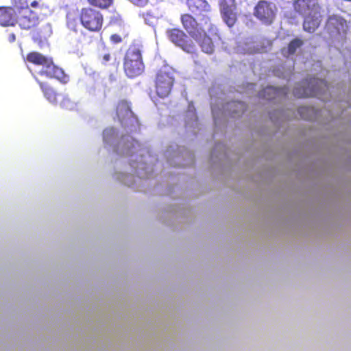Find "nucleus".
I'll return each mask as SVG.
<instances>
[{"label":"nucleus","instance_id":"10","mask_svg":"<svg viewBox=\"0 0 351 351\" xmlns=\"http://www.w3.org/2000/svg\"><path fill=\"white\" fill-rule=\"evenodd\" d=\"M326 27L330 34L334 36H345L349 30L346 20L335 14L328 17Z\"/></svg>","mask_w":351,"mask_h":351},{"label":"nucleus","instance_id":"3","mask_svg":"<svg viewBox=\"0 0 351 351\" xmlns=\"http://www.w3.org/2000/svg\"><path fill=\"white\" fill-rule=\"evenodd\" d=\"M154 88L156 95L160 98L168 97L173 89L175 77L171 68L165 66L159 69L155 75Z\"/></svg>","mask_w":351,"mask_h":351},{"label":"nucleus","instance_id":"6","mask_svg":"<svg viewBox=\"0 0 351 351\" xmlns=\"http://www.w3.org/2000/svg\"><path fill=\"white\" fill-rule=\"evenodd\" d=\"M277 8L276 5L266 0H260L256 4L253 14L263 24L270 25L276 19Z\"/></svg>","mask_w":351,"mask_h":351},{"label":"nucleus","instance_id":"13","mask_svg":"<svg viewBox=\"0 0 351 351\" xmlns=\"http://www.w3.org/2000/svg\"><path fill=\"white\" fill-rule=\"evenodd\" d=\"M293 6L296 12L305 16L309 12L322 10L317 0H295Z\"/></svg>","mask_w":351,"mask_h":351},{"label":"nucleus","instance_id":"23","mask_svg":"<svg viewBox=\"0 0 351 351\" xmlns=\"http://www.w3.org/2000/svg\"><path fill=\"white\" fill-rule=\"evenodd\" d=\"M60 106L66 110H73L75 108V104L66 95L61 94Z\"/></svg>","mask_w":351,"mask_h":351},{"label":"nucleus","instance_id":"16","mask_svg":"<svg viewBox=\"0 0 351 351\" xmlns=\"http://www.w3.org/2000/svg\"><path fill=\"white\" fill-rule=\"evenodd\" d=\"M186 3L189 10L195 15H202L211 10L206 0H186Z\"/></svg>","mask_w":351,"mask_h":351},{"label":"nucleus","instance_id":"26","mask_svg":"<svg viewBox=\"0 0 351 351\" xmlns=\"http://www.w3.org/2000/svg\"><path fill=\"white\" fill-rule=\"evenodd\" d=\"M278 92V90H277L276 88H274V87H267L266 88H265L262 93H260V95L262 96V97H266L267 99L268 100H270V99H272L274 98V97H266V94H270L271 93H277Z\"/></svg>","mask_w":351,"mask_h":351},{"label":"nucleus","instance_id":"14","mask_svg":"<svg viewBox=\"0 0 351 351\" xmlns=\"http://www.w3.org/2000/svg\"><path fill=\"white\" fill-rule=\"evenodd\" d=\"M322 20L321 10L309 12L306 15L303 22V29L308 32H314L319 26Z\"/></svg>","mask_w":351,"mask_h":351},{"label":"nucleus","instance_id":"2","mask_svg":"<svg viewBox=\"0 0 351 351\" xmlns=\"http://www.w3.org/2000/svg\"><path fill=\"white\" fill-rule=\"evenodd\" d=\"M141 47L137 45H131L126 51L123 69L129 77H136L141 75L145 69Z\"/></svg>","mask_w":351,"mask_h":351},{"label":"nucleus","instance_id":"25","mask_svg":"<svg viewBox=\"0 0 351 351\" xmlns=\"http://www.w3.org/2000/svg\"><path fill=\"white\" fill-rule=\"evenodd\" d=\"M88 1L90 4L101 8H108L112 3V0H88Z\"/></svg>","mask_w":351,"mask_h":351},{"label":"nucleus","instance_id":"29","mask_svg":"<svg viewBox=\"0 0 351 351\" xmlns=\"http://www.w3.org/2000/svg\"><path fill=\"white\" fill-rule=\"evenodd\" d=\"M310 108L306 107H301L299 108L298 112L300 114H302L304 111H309Z\"/></svg>","mask_w":351,"mask_h":351},{"label":"nucleus","instance_id":"20","mask_svg":"<svg viewBox=\"0 0 351 351\" xmlns=\"http://www.w3.org/2000/svg\"><path fill=\"white\" fill-rule=\"evenodd\" d=\"M99 62L105 66H112L115 69L119 66V62L115 57L112 56L110 52L99 56Z\"/></svg>","mask_w":351,"mask_h":351},{"label":"nucleus","instance_id":"22","mask_svg":"<svg viewBox=\"0 0 351 351\" xmlns=\"http://www.w3.org/2000/svg\"><path fill=\"white\" fill-rule=\"evenodd\" d=\"M128 34L123 28L121 34H112L110 37V41L114 45H117L122 43L123 38H126Z\"/></svg>","mask_w":351,"mask_h":351},{"label":"nucleus","instance_id":"17","mask_svg":"<svg viewBox=\"0 0 351 351\" xmlns=\"http://www.w3.org/2000/svg\"><path fill=\"white\" fill-rule=\"evenodd\" d=\"M116 114L121 123H123L134 117L130 105L125 100H121L118 102L116 106Z\"/></svg>","mask_w":351,"mask_h":351},{"label":"nucleus","instance_id":"5","mask_svg":"<svg viewBox=\"0 0 351 351\" xmlns=\"http://www.w3.org/2000/svg\"><path fill=\"white\" fill-rule=\"evenodd\" d=\"M82 25L92 32H99L104 25L103 14L92 8H84L81 10L79 16Z\"/></svg>","mask_w":351,"mask_h":351},{"label":"nucleus","instance_id":"7","mask_svg":"<svg viewBox=\"0 0 351 351\" xmlns=\"http://www.w3.org/2000/svg\"><path fill=\"white\" fill-rule=\"evenodd\" d=\"M168 39L176 46L180 47L187 53H193L195 51V45L187 35L179 28H171L166 31Z\"/></svg>","mask_w":351,"mask_h":351},{"label":"nucleus","instance_id":"24","mask_svg":"<svg viewBox=\"0 0 351 351\" xmlns=\"http://www.w3.org/2000/svg\"><path fill=\"white\" fill-rule=\"evenodd\" d=\"M230 106L231 108H234L232 114H242L246 110L245 104L243 102L233 101L232 104H230Z\"/></svg>","mask_w":351,"mask_h":351},{"label":"nucleus","instance_id":"28","mask_svg":"<svg viewBox=\"0 0 351 351\" xmlns=\"http://www.w3.org/2000/svg\"><path fill=\"white\" fill-rule=\"evenodd\" d=\"M33 40L38 43V45H41L43 42L47 40V36H41L38 34V32L34 33L32 36Z\"/></svg>","mask_w":351,"mask_h":351},{"label":"nucleus","instance_id":"12","mask_svg":"<svg viewBox=\"0 0 351 351\" xmlns=\"http://www.w3.org/2000/svg\"><path fill=\"white\" fill-rule=\"evenodd\" d=\"M180 22L183 28L192 38L196 37V35L206 27L204 23L203 25H200L195 18L188 13L181 14Z\"/></svg>","mask_w":351,"mask_h":351},{"label":"nucleus","instance_id":"27","mask_svg":"<svg viewBox=\"0 0 351 351\" xmlns=\"http://www.w3.org/2000/svg\"><path fill=\"white\" fill-rule=\"evenodd\" d=\"M33 40L38 43V45H41L43 42L47 40V36H41L38 34V32L34 33L32 36Z\"/></svg>","mask_w":351,"mask_h":351},{"label":"nucleus","instance_id":"8","mask_svg":"<svg viewBox=\"0 0 351 351\" xmlns=\"http://www.w3.org/2000/svg\"><path fill=\"white\" fill-rule=\"evenodd\" d=\"M19 16H16V23L24 29H29L36 27L39 21L36 13L33 12L27 5L23 3L20 6H16Z\"/></svg>","mask_w":351,"mask_h":351},{"label":"nucleus","instance_id":"9","mask_svg":"<svg viewBox=\"0 0 351 351\" xmlns=\"http://www.w3.org/2000/svg\"><path fill=\"white\" fill-rule=\"evenodd\" d=\"M219 7L222 20L229 27H232L238 18L236 1L219 0Z\"/></svg>","mask_w":351,"mask_h":351},{"label":"nucleus","instance_id":"15","mask_svg":"<svg viewBox=\"0 0 351 351\" xmlns=\"http://www.w3.org/2000/svg\"><path fill=\"white\" fill-rule=\"evenodd\" d=\"M16 5L14 8H0V25L3 26H12L16 23Z\"/></svg>","mask_w":351,"mask_h":351},{"label":"nucleus","instance_id":"1","mask_svg":"<svg viewBox=\"0 0 351 351\" xmlns=\"http://www.w3.org/2000/svg\"><path fill=\"white\" fill-rule=\"evenodd\" d=\"M202 21L206 27L193 38L204 53L210 55L215 51V44L221 40V36L219 29L209 16H204Z\"/></svg>","mask_w":351,"mask_h":351},{"label":"nucleus","instance_id":"21","mask_svg":"<svg viewBox=\"0 0 351 351\" xmlns=\"http://www.w3.org/2000/svg\"><path fill=\"white\" fill-rule=\"evenodd\" d=\"M304 44V42L298 38H295L292 40L288 45L287 53L289 55H293L295 53L296 50L301 47Z\"/></svg>","mask_w":351,"mask_h":351},{"label":"nucleus","instance_id":"4","mask_svg":"<svg viewBox=\"0 0 351 351\" xmlns=\"http://www.w3.org/2000/svg\"><path fill=\"white\" fill-rule=\"evenodd\" d=\"M303 83L307 84V86L298 84L293 89V95L297 98L319 97L328 90L327 82L323 80L311 78L309 82Z\"/></svg>","mask_w":351,"mask_h":351},{"label":"nucleus","instance_id":"11","mask_svg":"<svg viewBox=\"0 0 351 351\" xmlns=\"http://www.w3.org/2000/svg\"><path fill=\"white\" fill-rule=\"evenodd\" d=\"M39 74L49 79H56L62 83H66L69 80L68 75L64 73L62 69L54 64L51 58L42 67L39 71Z\"/></svg>","mask_w":351,"mask_h":351},{"label":"nucleus","instance_id":"19","mask_svg":"<svg viewBox=\"0 0 351 351\" xmlns=\"http://www.w3.org/2000/svg\"><path fill=\"white\" fill-rule=\"evenodd\" d=\"M49 58L37 51H32L27 53L26 57L27 62L35 65L41 66L42 67L49 61Z\"/></svg>","mask_w":351,"mask_h":351},{"label":"nucleus","instance_id":"30","mask_svg":"<svg viewBox=\"0 0 351 351\" xmlns=\"http://www.w3.org/2000/svg\"><path fill=\"white\" fill-rule=\"evenodd\" d=\"M8 39L10 42H14L16 39V36H15L14 34H10L9 35Z\"/></svg>","mask_w":351,"mask_h":351},{"label":"nucleus","instance_id":"18","mask_svg":"<svg viewBox=\"0 0 351 351\" xmlns=\"http://www.w3.org/2000/svg\"><path fill=\"white\" fill-rule=\"evenodd\" d=\"M37 82L39 84L40 87L46 97V99L51 103H57L58 97L61 96V94L57 93L55 90L51 88L47 83L41 82L36 78Z\"/></svg>","mask_w":351,"mask_h":351}]
</instances>
